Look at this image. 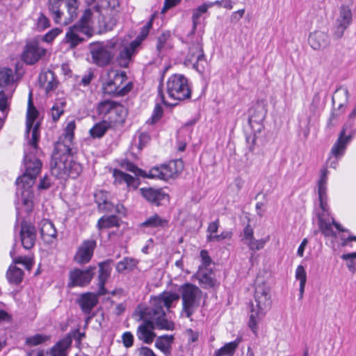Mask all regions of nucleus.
<instances>
[{
  "mask_svg": "<svg viewBox=\"0 0 356 356\" xmlns=\"http://www.w3.org/2000/svg\"><path fill=\"white\" fill-rule=\"evenodd\" d=\"M68 161V156H61L57 153H53L51 161V172L57 178H64L66 175V170Z\"/></svg>",
  "mask_w": 356,
  "mask_h": 356,
  "instance_id": "obj_22",
  "label": "nucleus"
},
{
  "mask_svg": "<svg viewBox=\"0 0 356 356\" xmlns=\"http://www.w3.org/2000/svg\"><path fill=\"white\" fill-rule=\"evenodd\" d=\"M61 29L55 28L49 31L42 37V40L46 42H51L57 35L61 33Z\"/></svg>",
  "mask_w": 356,
  "mask_h": 356,
  "instance_id": "obj_61",
  "label": "nucleus"
},
{
  "mask_svg": "<svg viewBox=\"0 0 356 356\" xmlns=\"http://www.w3.org/2000/svg\"><path fill=\"white\" fill-rule=\"evenodd\" d=\"M67 172L66 176L72 179H75L79 176L82 172V166L80 163L72 160L71 156H68V161L67 162Z\"/></svg>",
  "mask_w": 356,
  "mask_h": 356,
  "instance_id": "obj_45",
  "label": "nucleus"
},
{
  "mask_svg": "<svg viewBox=\"0 0 356 356\" xmlns=\"http://www.w3.org/2000/svg\"><path fill=\"white\" fill-rule=\"evenodd\" d=\"M296 277L297 280H300V298H302L307 282V274L302 266L300 265L297 267L296 270Z\"/></svg>",
  "mask_w": 356,
  "mask_h": 356,
  "instance_id": "obj_50",
  "label": "nucleus"
},
{
  "mask_svg": "<svg viewBox=\"0 0 356 356\" xmlns=\"http://www.w3.org/2000/svg\"><path fill=\"white\" fill-rule=\"evenodd\" d=\"M167 92L170 98L184 100L191 97V91L186 77L181 74H173L167 81Z\"/></svg>",
  "mask_w": 356,
  "mask_h": 356,
  "instance_id": "obj_7",
  "label": "nucleus"
},
{
  "mask_svg": "<svg viewBox=\"0 0 356 356\" xmlns=\"http://www.w3.org/2000/svg\"><path fill=\"white\" fill-rule=\"evenodd\" d=\"M200 257L202 261V264L200 266H202L204 269H208L207 267L210 266L211 264V259L209 255V253L207 250H202L200 252Z\"/></svg>",
  "mask_w": 356,
  "mask_h": 356,
  "instance_id": "obj_62",
  "label": "nucleus"
},
{
  "mask_svg": "<svg viewBox=\"0 0 356 356\" xmlns=\"http://www.w3.org/2000/svg\"><path fill=\"white\" fill-rule=\"evenodd\" d=\"M183 169L181 160L170 161L159 167H154L148 172V178L168 180L179 174Z\"/></svg>",
  "mask_w": 356,
  "mask_h": 356,
  "instance_id": "obj_9",
  "label": "nucleus"
},
{
  "mask_svg": "<svg viewBox=\"0 0 356 356\" xmlns=\"http://www.w3.org/2000/svg\"><path fill=\"white\" fill-rule=\"evenodd\" d=\"M327 174L328 170L327 168H322L321 170V177L318 182V200L320 202V207L323 211L322 214L320 215L323 217L325 213L328 214L329 212L326 186L327 181Z\"/></svg>",
  "mask_w": 356,
  "mask_h": 356,
  "instance_id": "obj_17",
  "label": "nucleus"
},
{
  "mask_svg": "<svg viewBox=\"0 0 356 356\" xmlns=\"http://www.w3.org/2000/svg\"><path fill=\"white\" fill-rule=\"evenodd\" d=\"M271 297L270 289L267 283L261 277H257L254 284V298Z\"/></svg>",
  "mask_w": 356,
  "mask_h": 356,
  "instance_id": "obj_40",
  "label": "nucleus"
},
{
  "mask_svg": "<svg viewBox=\"0 0 356 356\" xmlns=\"http://www.w3.org/2000/svg\"><path fill=\"white\" fill-rule=\"evenodd\" d=\"M115 43L112 41L97 42L90 44L89 50L92 63L99 67L107 65L115 55Z\"/></svg>",
  "mask_w": 356,
  "mask_h": 356,
  "instance_id": "obj_5",
  "label": "nucleus"
},
{
  "mask_svg": "<svg viewBox=\"0 0 356 356\" xmlns=\"http://www.w3.org/2000/svg\"><path fill=\"white\" fill-rule=\"evenodd\" d=\"M80 33H82L81 29L74 24L67 29L64 40L66 43L69 44L71 48H75L84 40L80 36Z\"/></svg>",
  "mask_w": 356,
  "mask_h": 356,
  "instance_id": "obj_35",
  "label": "nucleus"
},
{
  "mask_svg": "<svg viewBox=\"0 0 356 356\" xmlns=\"http://www.w3.org/2000/svg\"><path fill=\"white\" fill-rule=\"evenodd\" d=\"M66 1V0H48V9L56 23L60 22L63 12L60 10V8L63 4H65Z\"/></svg>",
  "mask_w": 356,
  "mask_h": 356,
  "instance_id": "obj_41",
  "label": "nucleus"
},
{
  "mask_svg": "<svg viewBox=\"0 0 356 356\" xmlns=\"http://www.w3.org/2000/svg\"><path fill=\"white\" fill-rule=\"evenodd\" d=\"M76 332L67 334L65 337L57 341L51 348L47 350L48 356H68L69 350L72 343V337H75Z\"/></svg>",
  "mask_w": 356,
  "mask_h": 356,
  "instance_id": "obj_19",
  "label": "nucleus"
},
{
  "mask_svg": "<svg viewBox=\"0 0 356 356\" xmlns=\"http://www.w3.org/2000/svg\"><path fill=\"white\" fill-rule=\"evenodd\" d=\"M341 259L347 261V267L352 273L356 270V252L341 255Z\"/></svg>",
  "mask_w": 356,
  "mask_h": 356,
  "instance_id": "obj_54",
  "label": "nucleus"
},
{
  "mask_svg": "<svg viewBox=\"0 0 356 356\" xmlns=\"http://www.w3.org/2000/svg\"><path fill=\"white\" fill-rule=\"evenodd\" d=\"M38 142V124H35L32 131V137L29 140L28 147L24 152V164L25 172L17 178V195H21L23 204L26 207L27 213L33 208V191L32 187L35 180L40 173L42 168V162L37 157Z\"/></svg>",
  "mask_w": 356,
  "mask_h": 356,
  "instance_id": "obj_2",
  "label": "nucleus"
},
{
  "mask_svg": "<svg viewBox=\"0 0 356 356\" xmlns=\"http://www.w3.org/2000/svg\"><path fill=\"white\" fill-rule=\"evenodd\" d=\"M348 90L346 88L340 87L337 88L332 95V103L337 106L339 109L342 108L348 103Z\"/></svg>",
  "mask_w": 356,
  "mask_h": 356,
  "instance_id": "obj_39",
  "label": "nucleus"
},
{
  "mask_svg": "<svg viewBox=\"0 0 356 356\" xmlns=\"http://www.w3.org/2000/svg\"><path fill=\"white\" fill-rule=\"evenodd\" d=\"M207 63L202 39V38H197L195 41L190 44L184 63L186 67H191L199 73H203Z\"/></svg>",
  "mask_w": 356,
  "mask_h": 356,
  "instance_id": "obj_6",
  "label": "nucleus"
},
{
  "mask_svg": "<svg viewBox=\"0 0 356 356\" xmlns=\"http://www.w3.org/2000/svg\"><path fill=\"white\" fill-rule=\"evenodd\" d=\"M97 293H93L90 292L85 293L81 295L79 299V304L85 314H90L91 310L96 306L98 302V296H100Z\"/></svg>",
  "mask_w": 356,
  "mask_h": 356,
  "instance_id": "obj_31",
  "label": "nucleus"
},
{
  "mask_svg": "<svg viewBox=\"0 0 356 356\" xmlns=\"http://www.w3.org/2000/svg\"><path fill=\"white\" fill-rule=\"evenodd\" d=\"M65 6L67 12H62V18L60 22H57L58 24L67 25L77 17L79 5L76 0H67Z\"/></svg>",
  "mask_w": 356,
  "mask_h": 356,
  "instance_id": "obj_34",
  "label": "nucleus"
},
{
  "mask_svg": "<svg viewBox=\"0 0 356 356\" xmlns=\"http://www.w3.org/2000/svg\"><path fill=\"white\" fill-rule=\"evenodd\" d=\"M266 106L262 103H257L250 109L248 122L254 132H260L263 129L262 123L266 118Z\"/></svg>",
  "mask_w": 356,
  "mask_h": 356,
  "instance_id": "obj_16",
  "label": "nucleus"
},
{
  "mask_svg": "<svg viewBox=\"0 0 356 356\" xmlns=\"http://www.w3.org/2000/svg\"><path fill=\"white\" fill-rule=\"evenodd\" d=\"M92 12L90 9H86L79 21L75 24L77 27L81 29V33L87 36L92 34L91 26Z\"/></svg>",
  "mask_w": 356,
  "mask_h": 356,
  "instance_id": "obj_36",
  "label": "nucleus"
},
{
  "mask_svg": "<svg viewBox=\"0 0 356 356\" xmlns=\"http://www.w3.org/2000/svg\"><path fill=\"white\" fill-rule=\"evenodd\" d=\"M140 193L143 197L153 206L159 207L169 201V195L163 188H141Z\"/></svg>",
  "mask_w": 356,
  "mask_h": 356,
  "instance_id": "obj_13",
  "label": "nucleus"
},
{
  "mask_svg": "<svg viewBox=\"0 0 356 356\" xmlns=\"http://www.w3.org/2000/svg\"><path fill=\"white\" fill-rule=\"evenodd\" d=\"M94 196L95 202L97 204L98 209L102 207V206L108 200V193L104 191H97Z\"/></svg>",
  "mask_w": 356,
  "mask_h": 356,
  "instance_id": "obj_58",
  "label": "nucleus"
},
{
  "mask_svg": "<svg viewBox=\"0 0 356 356\" xmlns=\"http://www.w3.org/2000/svg\"><path fill=\"white\" fill-rule=\"evenodd\" d=\"M245 11V8H243V9H239L236 11L232 13L230 17H229L230 22L232 24L238 23L241 20V19L243 17Z\"/></svg>",
  "mask_w": 356,
  "mask_h": 356,
  "instance_id": "obj_63",
  "label": "nucleus"
},
{
  "mask_svg": "<svg viewBox=\"0 0 356 356\" xmlns=\"http://www.w3.org/2000/svg\"><path fill=\"white\" fill-rule=\"evenodd\" d=\"M97 111L99 115H106L111 112L121 115L124 112V106L112 100H104L97 104Z\"/></svg>",
  "mask_w": 356,
  "mask_h": 356,
  "instance_id": "obj_30",
  "label": "nucleus"
},
{
  "mask_svg": "<svg viewBox=\"0 0 356 356\" xmlns=\"http://www.w3.org/2000/svg\"><path fill=\"white\" fill-rule=\"evenodd\" d=\"M40 232L42 238L46 243H51L57 236V231L52 222L44 219L40 223Z\"/></svg>",
  "mask_w": 356,
  "mask_h": 356,
  "instance_id": "obj_32",
  "label": "nucleus"
},
{
  "mask_svg": "<svg viewBox=\"0 0 356 356\" xmlns=\"http://www.w3.org/2000/svg\"><path fill=\"white\" fill-rule=\"evenodd\" d=\"M141 227L163 229L168 226V220L155 213L147 218L140 225Z\"/></svg>",
  "mask_w": 356,
  "mask_h": 356,
  "instance_id": "obj_37",
  "label": "nucleus"
},
{
  "mask_svg": "<svg viewBox=\"0 0 356 356\" xmlns=\"http://www.w3.org/2000/svg\"><path fill=\"white\" fill-rule=\"evenodd\" d=\"M46 54V49L35 40L28 42L22 53V60L29 65L37 63Z\"/></svg>",
  "mask_w": 356,
  "mask_h": 356,
  "instance_id": "obj_14",
  "label": "nucleus"
},
{
  "mask_svg": "<svg viewBox=\"0 0 356 356\" xmlns=\"http://www.w3.org/2000/svg\"><path fill=\"white\" fill-rule=\"evenodd\" d=\"M231 236H232V232L225 231V232H222L220 234H215V235L209 234L207 236V241H210V242H211V241L218 242V241H222L226 238H230Z\"/></svg>",
  "mask_w": 356,
  "mask_h": 356,
  "instance_id": "obj_59",
  "label": "nucleus"
},
{
  "mask_svg": "<svg viewBox=\"0 0 356 356\" xmlns=\"http://www.w3.org/2000/svg\"><path fill=\"white\" fill-rule=\"evenodd\" d=\"M20 239L22 245L26 250L31 249L36 241L35 227L26 221H23L20 226Z\"/></svg>",
  "mask_w": 356,
  "mask_h": 356,
  "instance_id": "obj_20",
  "label": "nucleus"
},
{
  "mask_svg": "<svg viewBox=\"0 0 356 356\" xmlns=\"http://www.w3.org/2000/svg\"><path fill=\"white\" fill-rule=\"evenodd\" d=\"M254 300L255 305H252L249 327L253 332L256 333L257 331V323L270 309L272 300L271 297H259V298H254Z\"/></svg>",
  "mask_w": 356,
  "mask_h": 356,
  "instance_id": "obj_8",
  "label": "nucleus"
},
{
  "mask_svg": "<svg viewBox=\"0 0 356 356\" xmlns=\"http://www.w3.org/2000/svg\"><path fill=\"white\" fill-rule=\"evenodd\" d=\"M63 103L55 104L51 109V116L54 122L58 120L60 117L63 114Z\"/></svg>",
  "mask_w": 356,
  "mask_h": 356,
  "instance_id": "obj_57",
  "label": "nucleus"
},
{
  "mask_svg": "<svg viewBox=\"0 0 356 356\" xmlns=\"http://www.w3.org/2000/svg\"><path fill=\"white\" fill-rule=\"evenodd\" d=\"M152 19L149 21L145 26H143L141 29V31L139 35L136 37L135 40H140V44H141L142 41L149 34V30L152 28Z\"/></svg>",
  "mask_w": 356,
  "mask_h": 356,
  "instance_id": "obj_60",
  "label": "nucleus"
},
{
  "mask_svg": "<svg viewBox=\"0 0 356 356\" xmlns=\"http://www.w3.org/2000/svg\"><path fill=\"white\" fill-rule=\"evenodd\" d=\"M163 110L162 106L157 104H156L153 113L152 114V116L149 119L147 120V124H153L156 122H157L163 116Z\"/></svg>",
  "mask_w": 356,
  "mask_h": 356,
  "instance_id": "obj_55",
  "label": "nucleus"
},
{
  "mask_svg": "<svg viewBox=\"0 0 356 356\" xmlns=\"http://www.w3.org/2000/svg\"><path fill=\"white\" fill-rule=\"evenodd\" d=\"M75 127L76 124L74 121H70L67 123L65 129V134L63 136L64 138H65L67 143H70L72 141L74 138V131Z\"/></svg>",
  "mask_w": 356,
  "mask_h": 356,
  "instance_id": "obj_56",
  "label": "nucleus"
},
{
  "mask_svg": "<svg viewBox=\"0 0 356 356\" xmlns=\"http://www.w3.org/2000/svg\"><path fill=\"white\" fill-rule=\"evenodd\" d=\"M180 298L178 293L164 291L151 298V307L141 312L144 323L138 327L137 335L145 343H151L156 334L153 329L174 330V323L166 318V312L170 310L172 302Z\"/></svg>",
  "mask_w": 356,
  "mask_h": 356,
  "instance_id": "obj_1",
  "label": "nucleus"
},
{
  "mask_svg": "<svg viewBox=\"0 0 356 356\" xmlns=\"http://www.w3.org/2000/svg\"><path fill=\"white\" fill-rule=\"evenodd\" d=\"M269 236H268L266 238L256 240L254 238H253L250 241H246L245 245L248 246V248L253 251L259 250L262 249L266 243L268 241Z\"/></svg>",
  "mask_w": 356,
  "mask_h": 356,
  "instance_id": "obj_53",
  "label": "nucleus"
},
{
  "mask_svg": "<svg viewBox=\"0 0 356 356\" xmlns=\"http://www.w3.org/2000/svg\"><path fill=\"white\" fill-rule=\"evenodd\" d=\"M24 272L22 269L10 266L7 271L6 277L10 283L16 285L20 284L22 281Z\"/></svg>",
  "mask_w": 356,
  "mask_h": 356,
  "instance_id": "obj_43",
  "label": "nucleus"
},
{
  "mask_svg": "<svg viewBox=\"0 0 356 356\" xmlns=\"http://www.w3.org/2000/svg\"><path fill=\"white\" fill-rule=\"evenodd\" d=\"M98 266V294L106 295L108 293V291L106 289L104 285L106 283L108 279L110 277L111 272L110 261L107 260L103 262H100L99 263Z\"/></svg>",
  "mask_w": 356,
  "mask_h": 356,
  "instance_id": "obj_24",
  "label": "nucleus"
},
{
  "mask_svg": "<svg viewBox=\"0 0 356 356\" xmlns=\"http://www.w3.org/2000/svg\"><path fill=\"white\" fill-rule=\"evenodd\" d=\"M137 264L136 260L127 257L117 264L116 270L118 273L131 271L136 267Z\"/></svg>",
  "mask_w": 356,
  "mask_h": 356,
  "instance_id": "obj_48",
  "label": "nucleus"
},
{
  "mask_svg": "<svg viewBox=\"0 0 356 356\" xmlns=\"http://www.w3.org/2000/svg\"><path fill=\"white\" fill-rule=\"evenodd\" d=\"M119 220L118 217L115 215L103 216L99 219L97 227L99 229L118 227L120 225Z\"/></svg>",
  "mask_w": 356,
  "mask_h": 356,
  "instance_id": "obj_44",
  "label": "nucleus"
},
{
  "mask_svg": "<svg viewBox=\"0 0 356 356\" xmlns=\"http://www.w3.org/2000/svg\"><path fill=\"white\" fill-rule=\"evenodd\" d=\"M318 227L321 233L325 236L336 237L337 233L333 230L332 225L339 232H348V229H343L341 225L336 222L333 218H332V222L327 220L322 216L318 215Z\"/></svg>",
  "mask_w": 356,
  "mask_h": 356,
  "instance_id": "obj_23",
  "label": "nucleus"
},
{
  "mask_svg": "<svg viewBox=\"0 0 356 356\" xmlns=\"http://www.w3.org/2000/svg\"><path fill=\"white\" fill-rule=\"evenodd\" d=\"M207 6L204 3L200 5L197 8L193 10L192 22H193V31H195L197 25L200 23V19L201 16L206 13L208 10Z\"/></svg>",
  "mask_w": 356,
  "mask_h": 356,
  "instance_id": "obj_49",
  "label": "nucleus"
},
{
  "mask_svg": "<svg viewBox=\"0 0 356 356\" xmlns=\"http://www.w3.org/2000/svg\"><path fill=\"white\" fill-rule=\"evenodd\" d=\"M38 81L40 87L44 88L47 93L56 89L58 83L54 72L50 70L42 71L39 75Z\"/></svg>",
  "mask_w": 356,
  "mask_h": 356,
  "instance_id": "obj_29",
  "label": "nucleus"
},
{
  "mask_svg": "<svg viewBox=\"0 0 356 356\" xmlns=\"http://www.w3.org/2000/svg\"><path fill=\"white\" fill-rule=\"evenodd\" d=\"M309 44L314 50H320L327 47L330 44V38L327 33L322 31H316L310 33Z\"/></svg>",
  "mask_w": 356,
  "mask_h": 356,
  "instance_id": "obj_27",
  "label": "nucleus"
},
{
  "mask_svg": "<svg viewBox=\"0 0 356 356\" xmlns=\"http://www.w3.org/2000/svg\"><path fill=\"white\" fill-rule=\"evenodd\" d=\"M13 70L9 68L0 69V111L7 115L9 107L8 97L5 95L3 88L13 82Z\"/></svg>",
  "mask_w": 356,
  "mask_h": 356,
  "instance_id": "obj_15",
  "label": "nucleus"
},
{
  "mask_svg": "<svg viewBox=\"0 0 356 356\" xmlns=\"http://www.w3.org/2000/svg\"><path fill=\"white\" fill-rule=\"evenodd\" d=\"M49 339V336L41 334H36L33 336L27 337L26 339L25 343L28 346H35L42 344Z\"/></svg>",
  "mask_w": 356,
  "mask_h": 356,
  "instance_id": "obj_52",
  "label": "nucleus"
},
{
  "mask_svg": "<svg viewBox=\"0 0 356 356\" xmlns=\"http://www.w3.org/2000/svg\"><path fill=\"white\" fill-rule=\"evenodd\" d=\"M96 266H90L86 269L74 268L69 273V287L85 286L90 284L95 273Z\"/></svg>",
  "mask_w": 356,
  "mask_h": 356,
  "instance_id": "obj_10",
  "label": "nucleus"
},
{
  "mask_svg": "<svg viewBox=\"0 0 356 356\" xmlns=\"http://www.w3.org/2000/svg\"><path fill=\"white\" fill-rule=\"evenodd\" d=\"M353 15L351 10L346 6L340 7L339 15L337 19V28L334 33V36L340 38L343 36L345 30L352 22Z\"/></svg>",
  "mask_w": 356,
  "mask_h": 356,
  "instance_id": "obj_21",
  "label": "nucleus"
},
{
  "mask_svg": "<svg viewBox=\"0 0 356 356\" xmlns=\"http://www.w3.org/2000/svg\"><path fill=\"white\" fill-rule=\"evenodd\" d=\"M71 144L72 142L67 143L65 138L61 137L60 140L58 141L55 145L54 153H57L61 156L63 155L70 156L72 151Z\"/></svg>",
  "mask_w": 356,
  "mask_h": 356,
  "instance_id": "obj_46",
  "label": "nucleus"
},
{
  "mask_svg": "<svg viewBox=\"0 0 356 356\" xmlns=\"http://www.w3.org/2000/svg\"><path fill=\"white\" fill-rule=\"evenodd\" d=\"M140 46V40H134L129 45L124 47L119 53L118 61L120 66L127 67L132 56L136 54V49Z\"/></svg>",
  "mask_w": 356,
  "mask_h": 356,
  "instance_id": "obj_25",
  "label": "nucleus"
},
{
  "mask_svg": "<svg viewBox=\"0 0 356 356\" xmlns=\"http://www.w3.org/2000/svg\"><path fill=\"white\" fill-rule=\"evenodd\" d=\"M111 127V122L103 120L102 122H99L97 124H95L90 130V136L95 138H102L106 131L110 128Z\"/></svg>",
  "mask_w": 356,
  "mask_h": 356,
  "instance_id": "obj_42",
  "label": "nucleus"
},
{
  "mask_svg": "<svg viewBox=\"0 0 356 356\" xmlns=\"http://www.w3.org/2000/svg\"><path fill=\"white\" fill-rule=\"evenodd\" d=\"M121 167L127 171L134 173L137 176L148 178V172L143 171L132 162L124 161L121 163Z\"/></svg>",
  "mask_w": 356,
  "mask_h": 356,
  "instance_id": "obj_51",
  "label": "nucleus"
},
{
  "mask_svg": "<svg viewBox=\"0 0 356 356\" xmlns=\"http://www.w3.org/2000/svg\"><path fill=\"white\" fill-rule=\"evenodd\" d=\"M49 26V20L45 17L43 14H40V17L38 19L37 22V28L42 31Z\"/></svg>",
  "mask_w": 356,
  "mask_h": 356,
  "instance_id": "obj_64",
  "label": "nucleus"
},
{
  "mask_svg": "<svg viewBox=\"0 0 356 356\" xmlns=\"http://www.w3.org/2000/svg\"><path fill=\"white\" fill-rule=\"evenodd\" d=\"M239 341L235 340L234 341L225 343L224 346L217 350L215 356H232L238 347Z\"/></svg>",
  "mask_w": 356,
  "mask_h": 356,
  "instance_id": "obj_47",
  "label": "nucleus"
},
{
  "mask_svg": "<svg viewBox=\"0 0 356 356\" xmlns=\"http://www.w3.org/2000/svg\"><path fill=\"white\" fill-rule=\"evenodd\" d=\"M96 246L97 242L94 239L84 240L78 247L73 261L79 265L89 263L92 258Z\"/></svg>",
  "mask_w": 356,
  "mask_h": 356,
  "instance_id": "obj_12",
  "label": "nucleus"
},
{
  "mask_svg": "<svg viewBox=\"0 0 356 356\" xmlns=\"http://www.w3.org/2000/svg\"><path fill=\"white\" fill-rule=\"evenodd\" d=\"M113 177L115 178V183L122 184L126 183L128 188L136 189L140 184L139 179L135 178L131 175L127 174L120 170L115 169L113 172Z\"/></svg>",
  "mask_w": 356,
  "mask_h": 356,
  "instance_id": "obj_33",
  "label": "nucleus"
},
{
  "mask_svg": "<svg viewBox=\"0 0 356 356\" xmlns=\"http://www.w3.org/2000/svg\"><path fill=\"white\" fill-rule=\"evenodd\" d=\"M179 292L182 300L181 314L191 319V316L200 307L202 291L195 285L186 283L180 286Z\"/></svg>",
  "mask_w": 356,
  "mask_h": 356,
  "instance_id": "obj_4",
  "label": "nucleus"
},
{
  "mask_svg": "<svg viewBox=\"0 0 356 356\" xmlns=\"http://www.w3.org/2000/svg\"><path fill=\"white\" fill-rule=\"evenodd\" d=\"M107 75V81L102 87L104 93L113 97H122L132 89V83L127 81V76L125 72L111 70Z\"/></svg>",
  "mask_w": 356,
  "mask_h": 356,
  "instance_id": "obj_3",
  "label": "nucleus"
},
{
  "mask_svg": "<svg viewBox=\"0 0 356 356\" xmlns=\"http://www.w3.org/2000/svg\"><path fill=\"white\" fill-rule=\"evenodd\" d=\"M120 3L118 0H102L101 7L103 9L105 27L112 29L118 20Z\"/></svg>",
  "mask_w": 356,
  "mask_h": 356,
  "instance_id": "obj_11",
  "label": "nucleus"
},
{
  "mask_svg": "<svg viewBox=\"0 0 356 356\" xmlns=\"http://www.w3.org/2000/svg\"><path fill=\"white\" fill-rule=\"evenodd\" d=\"M38 111L34 107L33 101H32V93H29V102H28V108L26 113V136L29 138L30 133L33 131V128L35 124H38V127H40V123L36 122L34 124L35 119L38 118ZM40 136V133L38 132V137ZM32 136H31V138Z\"/></svg>",
  "mask_w": 356,
  "mask_h": 356,
  "instance_id": "obj_28",
  "label": "nucleus"
},
{
  "mask_svg": "<svg viewBox=\"0 0 356 356\" xmlns=\"http://www.w3.org/2000/svg\"><path fill=\"white\" fill-rule=\"evenodd\" d=\"M196 277L200 284L204 289L216 287L219 285V283L214 277L213 272L209 269H204L202 266H199Z\"/></svg>",
  "mask_w": 356,
  "mask_h": 356,
  "instance_id": "obj_26",
  "label": "nucleus"
},
{
  "mask_svg": "<svg viewBox=\"0 0 356 356\" xmlns=\"http://www.w3.org/2000/svg\"><path fill=\"white\" fill-rule=\"evenodd\" d=\"M174 341L172 335H163L159 337L155 342V346L162 351L166 356L170 355L172 344Z\"/></svg>",
  "mask_w": 356,
  "mask_h": 356,
  "instance_id": "obj_38",
  "label": "nucleus"
},
{
  "mask_svg": "<svg viewBox=\"0 0 356 356\" xmlns=\"http://www.w3.org/2000/svg\"><path fill=\"white\" fill-rule=\"evenodd\" d=\"M353 124L348 123L343 126L339 136L331 149L330 154L336 158H339L344 154L347 145L352 138V135L346 136L347 129L352 128Z\"/></svg>",
  "mask_w": 356,
  "mask_h": 356,
  "instance_id": "obj_18",
  "label": "nucleus"
}]
</instances>
